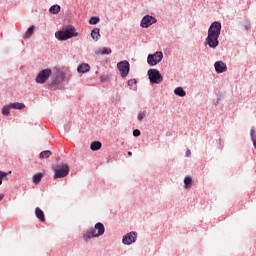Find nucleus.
I'll list each match as a JSON object with an SVG mask.
<instances>
[{
  "mask_svg": "<svg viewBox=\"0 0 256 256\" xmlns=\"http://www.w3.org/2000/svg\"><path fill=\"white\" fill-rule=\"evenodd\" d=\"M221 23L214 22L211 23L209 30L207 32V38L205 40V45H209L211 49H216L219 45V35H221Z\"/></svg>",
  "mask_w": 256,
  "mask_h": 256,
  "instance_id": "nucleus-1",
  "label": "nucleus"
},
{
  "mask_svg": "<svg viewBox=\"0 0 256 256\" xmlns=\"http://www.w3.org/2000/svg\"><path fill=\"white\" fill-rule=\"evenodd\" d=\"M55 37L57 40L63 42L74 37H79V33L76 32L75 27L67 26L64 28V30L57 31L55 33Z\"/></svg>",
  "mask_w": 256,
  "mask_h": 256,
  "instance_id": "nucleus-2",
  "label": "nucleus"
},
{
  "mask_svg": "<svg viewBox=\"0 0 256 256\" xmlns=\"http://www.w3.org/2000/svg\"><path fill=\"white\" fill-rule=\"evenodd\" d=\"M94 229L98 231V233L93 229L87 230L86 233L83 234V240L88 242L90 239L98 238L105 234V226L102 223H96Z\"/></svg>",
  "mask_w": 256,
  "mask_h": 256,
  "instance_id": "nucleus-3",
  "label": "nucleus"
},
{
  "mask_svg": "<svg viewBox=\"0 0 256 256\" xmlns=\"http://www.w3.org/2000/svg\"><path fill=\"white\" fill-rule=\"evenodd\" d=\"M51 75H52L51 69H43L38 73V76H36L35 81L40 85L45 84V82L49 80Z\"/></svg>",
  "mask_w": 256,
  "mask_h": 256,
  "instance_id": "nucleus-4",
  "label": "nucleus"
},
{
  "mask_svg": "<svg viewBox=\"0 0 256 256\" xmlns=\"http://www.w3.org/2000/svg\"><path fill=\"white\" fill-rule=\"evenodd\" d=\"M117 70H119L121 78H126L131 70L129 62L124 60L117 63Z\"/></svg>",
  "mask_w": 256,
  "mask_h": 256,
  "instance_id": "nucleus-5",
  "label": "nucleus"
},
{
  "mask_svg": "<svg viewBox=\"0 0 256 256\" xmlns=\"http://www.w3.org/2000/svg\"><path fill=\"white\" fill-rule=\"evenodd\" d=\"M147 75H149L150 81L154 84H160L163 80L161 72H159L157 69H149Z\"/></svg>",
  "mask_w": 256,
  "mask_h": 256,
  "instance_id": "nucleus-6",
  "label": "nucleus"
},
{
  "mask_svg": "<svg viewBox=\"0 0 256 256\" xmlns=\"http://www.w3.org/2000/svg\"><path fill=\"white\" fill-rule=\"evenodd\" d=\"M69 174V167L68 165H60L55 168V179H61L67 177Z\"/></svg>",
  "mask_w": 256,
  "mask_h": 256,
  "instance_id": "nucleus-7",
  "label": "nucleus"
},
{
  "mask_svg": "<svg viewBox=\"0 0 256 256\" xmlns=\"http://www.w3.org/2000/svg\"><path fill=\"white\" fill-rule=\"evenodd\" d=\"M163 59V53L162 52H155L154 54H150L147 56V64L151 66L157 65L159 62H161Z\"/></svg>",
  "mask_w": 256,
  "mask_h": 256,
  "instance_id": "nucleus-8",
  "label": "nucleus"
},
{
  "mask_svg": "<svg viewBox=\"0 0 256 256\" xmlns=\"http://www.w3.org/2000/svg\"><path fill=\"white\" fill-rule=\"evenodd\" d=\"M154 23H157V19H155L153 16H143L142 21H141V27L143 29H147L150 26H152Z\"/></svg>",
  "mask_w": 256,
  "mask_h": 256,
  "instance_id": "nucleus-9",
  "label": "nucleus"
},
{
  "mask_svg": "<svg viewBox=\"0 0 256 256\" xmlns=\"http://www.w3.org/2000/svg\"><path fill=\"white\" fill-rule=\"evenodd\" d=\"M136 239H137L136 232L127 233L124 237H122V244L131 245L132 243L136 242Z\"/></svg>",
  "mask_w": 256,
  "mask_h": 256,
  "instance_id": "nucleus-10",
  "label": "nucleus"
},
{
  "mask_svg": "<svg viewBox=\"0 0 256 256\" xmlns=\"http://www.w3.org/2000/svg\"><path fill=\"white\" fill-rule=\"evenodd\" d=\"M214 68L216 73L218 74H222L223 72L227 71V66L225 62H222V61L215 62Z\"/></svg>",
  "mask_w": 256,
  "mask_h": 256,
  "instance_id": "nucleus-11",
  "label": "nucleus"
},
{
  "mask_svg": "<svg viewBox=\"0 0 256 256\" xmlns=\"http://www.w3.org/2000/svg\"><path fill=\"white\" fill-rule=\"evenodd\" d=\"M35 216L40 220V222L45 223L46 221L45 213L41 210V208L39 207L35 208Z\"/></svg>",
  "mask_w": 256,
  "mask_h": 256,
  "instance_id": "nucleus-12",
  "label": "nucleus"
},
{
  "mask_svg": "<svg viewBox=\"0 0 256 256\" xmlns=\"http://www.w3.org/2000/svg\"><path fill=\"white\" fill-rule=\"evenodd\" d=\"M78 73H88L90 71V66L87 63H82L80 66L77 68Z\"/></svg>",
  "mask_w": 256,
  "mask_h": 256,
  "instance_id": "nucleus-13",
  "label": "nucleus"
},
{
  "mask_svg": "<svg viewBox=\"0 0 256 256\" xmlns=\"http://www.w3.org/2000/svg\"><path fill=\"white\" fill-rule=\"evenodd\" d=\"M8 106L10 107V109H16V110H22L25 108V104L20 102L10 103Z\"/></svg>",
  "mask_w": 256,
  "mask_h": 256,
  "instance_id": "nucleus-14",
  "label": "nucleus"
},
{
  "mask_svg": "<svg viewBox=\"0 0 256 256\" xmlns=\"http://www.w3.org/2000/svg\"><path fill=\"white\" fill-rule=\"evenodd\" d=\"M102 147V143L100 141H92L90 145L91 151H99Z\"/></svg>",
  "mask_w": 256,
  "mask_h": 256,
  "instance_id": "nucleus-15",
  "label": "nucleus"
},
{
  "mask_svg": "<svg viewBox=\"0 0 256 256\" xmlns=\"http://www.w3.org/2000/svg\"><path fill=\"white\" fill-rule=\"evenodd\" d=\"M91 38L94 41H98L101 38V35L99 34V29L95 28L94 30H91Z\"/></svg>",
  "mask_w": 256,
  "mask_h": 256,
  "instance_id": "nucleus-16",
  "label": "nucleus"
},
{
  "mask_svg": "<svg viewBox=\"0 0 256 256\" xmlns=\"http://www.w3.org/2000/svg\"><path fill=\"white\" fill-rule=\"evenodd\" d=\"M192 184H193V180H192V177H185L184 178V188L185 189H189L192 187Z\"/></svg>",
  "mask_w": 256,
  "mask_h": 256,
  "instance_id": "nucleus-17",
  "label": "nucleus"
},
{
  "mask_svg": "<svg viewBox=\"0 0 256 256\" xmlns=\"http://www.w3.org/2000/svg\"><path fill=\"white\" fill-rule=\"evenodd\" d=\"M52 156V152L51 151H42L39 154V158L40 159H49Z\"/></svg>",
  "mask_w": 256,
  "mask_h": 256,
  "instance_id": "nucleus-18",
  "label": "nucleus"
},
{
  "mask_svg": "<svg viewBox=\"0 0 256 256\" xmlns=\"http://www.w3.org/2000/svg\"><path fill=\"white\" fill-rule=\"evenodd\" d=\"M60 6L59 5H53L49 8V13L56 15L58 13H60Z\"/></svg>",
  "mask_w": 256,
  "mask_h": 256,
  "instance_id": "nucleus-19",
  "label": "nucleus"
},
{
  "mask_svg": "<svg viewBox=\"0 0 256 256\" xmlns=\"http://www.w3.org/2000/svg\"><path fill=\"white\" fill-rule=\"evenodd\" d=\"M42 178H43L42 174H36L34 175V177H32V183H34L35 185H38L39 183H41Z\"/></svg>",
  "mask_w": 256,
  "mask_h": 256,
  "instance_id": "nucleus-20",
  "label": "nucleus"
},
{
  "mask_svg": "<svg viewBox=\"0 0 256 256\" xmlns=\"http://www.w3.org/2000/svg\"><path fill=\"white\" fill-rule=\"evenodd\" d=\"M174 93H175V95H177L181 98L185 97V91L183 90L182 87L175 88Z\"/></svg>",
  "mask_w": 256,
  "mask_h": 256,
  "instance_id": "nucleus-21",
  "label": "nucleus"
},
{
  "mask_svg": "<svg viewBox=\"0 0 256 256\" xmlns=\"http://www.w3.org/2000/svg\"><path fill=\"white\" fill-rule=\"evenodd\" d=\"M250 139L253 142L254 149H256V131H255V129L250 130Z\"/></svg>",
  "mask_w": 256,
  "mask_h": 256,
  "instance_id": "nucleus-22",
  "label": "nucleus"
},
{
  "mask_svg": "<svg viewBox=\"0 0 256 256\" xmlns=\"http://www.w3.org/2000/svg\"><path fill=\"white\" fill-rule=\"evenodd\" d=\"M34 30H35V26H30V28L27 29L24 38L29 39L31 37V35H33Z\"/></svg>",
  "mask_w": 256,
  "mask_h": 256,
  "instance_id": "nucleus-23",
  "label": "nucleus"
},
{
  "mask_svg": "<svg viewBox=\"0 0 256 256\" xmlns=\"http://www.w3.org/2000/svg\"><path fill=\"white\" fill-rule=\"evenodd\" d=\"M11 110V107L8 106V105H5L3 108H2V115L4 116H9L10 114V111Z\"/></svg>",
  "mask_w": 256,
  "mask_h": 256,
  "instance_id": "nucleus-24",
  "label": "nucleus"
},
{
  "mask_svg": "<svg viewBox=\"0 0 256 256\" xmlns=\"http://www.w3.org/2000/svg\"><path fill=\"white\" fill-rule=\"evenodd\" d=\"M99 23V17L97 16H92L90 18L89 24L90 25H97Z\"/></svg>",
  "mask_w": 256,
  "mask_h": 256,
  "instance_id": "nucleus-25",
  "label": "nucleus"
},
{
  "mask_svg": "<svg viewBox=\"0 0 256 256\" xmlns=\"http://www.w3.org/2000/svg\"><path fill=\"white\" fill-rule=\"evenodd\" d=\"M111 52L112 51L110 48H103L102 50H100V54H102V55H110Z\"/></svg>",
  "mask_w": 256,
  "mask_h": 256,
  "instance_id": "nucleus-26",
  "label": "nucleus"
},
{
  "mask_svg": "<svg viewBox=\"0 0 256 256\" xmlns=\"http://www.w3.org/2000/svg\"><path fill=\"white\" fill-rule=\"evenodd\" d=\"M8 174L5 172H0V186L1 184H3V179L5 178V180H8L7 178Z\"/></svg>",
  "mask_w": 256,
  "mask_h": 256,
  "instance_id": "nucleus-27",
  "label": "nucleus"
},
{
  "mask_svg": "<svg viewBox=\"0 0 256 256\" xmlns=\"http://www.w3.org/2000/svg\"><path fill=\"white\" fill-rule=\"evenodd\" d=\"M137 84V80L136 79H130L128 81V86L130 87H133V85H136Z\"/></svg>",
  "mask_w": 256,
  "mask_h": 256,
  "instance_id": "nucleus-28",
  "label": "nucleus"
},
{
  "mask_svg": "<svg viewBox=\"0 0 256 256\" xmlns=\"http://www.w3.org/2000/svg\"><path fill=\"white\" fill-rule=\"evenodd\" d=\"M145 116H146L145 112H141L140 114H138V121H143Z\"/></svg>",
  "mask_w": 256,
  "mask_h": 256,
  "instance_id": "nucleus-29",
  "label": "nucleus"
},
{
  "mask_svg": "<svg viewBox=\"0 0 256 256\" xmlns=\"http://www.w3.org/2000/svg\"><path fill=\"white\" fill-rule=\"evenodd\" d=\"M141 135V131L139 129H136L133 131V136L134 137H139Z\"/></svg>",
  "mask_w": 256,
  "mask_h": 256,
  "instance_id": "nucleus-30",
  "label": "nucleus"
},
{
  "mask_svg": "<svg viewBox=\"0 0 256 256\" xmlns=\"http://www.w3.org/2000/svg\"><path fill=\"white\" fill-rule=\"evenodd\" d=\"M185 157H191V151L190 150L185 152Z\"/></svg>",
  "mask_w": 256,
  "mask_h": 256,
  "instance_id": "nucleus-31",
  "label": "nucleus"
},
{
  "mask_svg": "<svg viewBox=\"0 0 256 256\" xmlns=\"http://www.w3.org/2000/svg\"><path fill=\"white\" fill-rule=\"evenodd\" d=\"M100 81L106 82V81H107V78H106L105 76H102V77H100Z\"/></svg>",
  "mask_w": 256,
  "mask_h": 256,
  "instance_id": "nucleus-32",
  "label": "nucleus"
},
{
  "mask_svg": "<svg viewBox=\"0 0 256 256\" xmlns=\"http://www.w3.org/2000/svg\"><path fill=\"white\" fill-rule=\"evenodd\" d=\"M4 199V195L0 194V202Z\"/></svg>",
  "mask_w": 256,
  "mask_h": 256,
  "instance_id": "nucleus-33",
  "label": "nucleus"
},
{
  "mask_svg": "<svg viewBox=\"0 0 256 256\" xmlns=\"http://www.w3.org/2000/svg\"><path fill=\"white\" fill-rule=\"evenodd\" d=\"M128 155H129V156H132V152H131V151H129V152H128Z\"/></svg>",
  "mask_w": 256,
  "mask_h": 256,
  "instance_id": "nucleus-34",
  "label": "nucleus"
},
{
  "mask_svg": "<svg viewBox=\"0 0 256 256\" xmlns=\"http://www.w3.org/2000/svg\"><path fill=\"white\" fill-rule=\"evenodd\" d=\"M11 173H12V171H9V172H8V173H6V174H8V175H9V174H11Z\"/></svg>",
  "mask_w": 256,
  "mask_h": 256,
  "instance_id": "nucleus-35",
  "label": "nucleus"
}]
</instances>
